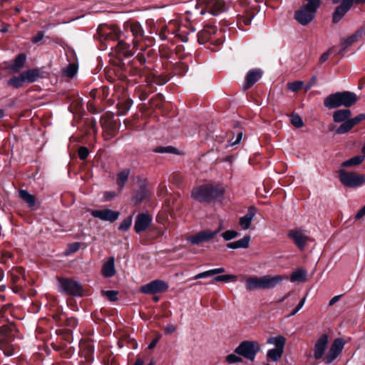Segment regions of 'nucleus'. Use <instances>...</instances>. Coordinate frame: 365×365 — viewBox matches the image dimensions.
I'll list each match as a JSON object with an SVG mask.
<instances>
[{
    "label": "nucleus",
    "mask_w": 365,
    "mask_h": 365,
    "mask_svg": "<svg viewBox=\"0 0 365 365\" xmlns=\"http://www.w3.org/2000/svg\"><path fill=\"white\" fill-rule=\"evenodd\" d=\"M210 13L217 16L225 10V3L224 0H214L210 3Z\"/></svg>",
    "instance_id": "40"
},
{
    "label": "nucleus",
    "mask_w": 365,
    "mask_h": 365,
    "mask_svg": "<svg viewBox=\"0 0 365 365\" xmlns=\"http://www.w3.org/2000/svg\"><path fill=\"white\" fill-rule=\"evenodd\" d=\"M89 153V150L86 146H81L78 150V155L82 160H85L88 158Z\"/></svg>",
    "instance_id": "63"
},
{
    "label": "nucleus",
    "mask_w": 365,
    "mask_h": 365,
    "mask_svg": "<svg viewBox=\"0 0 365 365\" xmlns=\"http://www.w3.org/2000/svg\"><path fill=\"white\" fill-rule=\"evenodd\" d=\"M98 34L101 41H118L120 38L121 31L118 26L111 25L105 28H98Z\"/></svg>",
    "instance_id": "10"
},
{
    "label": "nucleus",
    "mask_w": 365,
    "mask_h": 365,
    "mask_svg": "<svg viewBox=\"0 0 365 365\" xmlns=\"http://www.w3.org/2000/svg\"><path fill=\"white\" fill-rule=\"evenodd\" d=\"M237 277L233 274H224V275H218L215 277H213L212 281L213 282H228L230 281H236Z\"/></svg>",
    "instance_id": "53"
},
{
    "label": "nucleus",
    "mask_w": 365,
    "mask_h": 365,
    "mask_svg": "<svg viewBox=\"0 0 365 365\" xmlns=\"http://www.w3.org/2000/svg\"><path fill=\"white\" fill-rule=\"evenodd\" d=\"M19 197L27 204L28 207L31 210H37L36 200L34 195L30 194L26 190H19Z\"/></svg>",
    "instance_id": "30"
},
{
    "label": "nucleus",
    "mask_w": 365,
    "mask_h": 365,
    "mask_svg": "<svg viewBox=\"0 0 365 365\" xmlns=\"http://www.w3.org/2000/svg\"><path fill=\"white\" fill-rule=\"evenodd\" d=\"M246 289L248 290L262 289V277H250L247 278L246 280Z\"/></svg>",
    "instance_id": "42"
},
{
    "label": "nucleus",
    "mask_w": 365,
    "mask_h": 365,
    "mask_svg": "<svg viewBox=\"0 0 365 365\" xmlns=\"http://www.w3.org/2000/svg\"><path fill=\"white\" fill-rule=\"evenodd\" d=\"M153 218L148 213H140L136 216L134 230L136 233L140 234L145 231L151 224Z\"/></svg>",
    "instance_id": "19"
},
{
    "label": "nucleus",
    "mask_w": 365,
    "mask_h": 365,
    "mask_svg": "<svg viewBox=\"0 0 365 365\" xmlns=\"http://www.w3.org/2000/svg\"><path fill=\"white\" fill-rule=\"evenodd\" d=\"M78 71V66L74 63H69L64 70V74L68 78H73Z\"/></svg>",
    "instance_id": "54"
},
{
    "label": "nucleus",
    "mask_w": 365,
    "mask_h": 365,
    "mask_svg": "<svg viewBox=\"0 0 365 365\" xmlns=\"http://www.w3.org/2000/svg\"><path fill=\"white\" fill-rule=\"evenodd\" d=\"M154 91L155 88H152L151 86H148V84L145 86H138L135 90L136 95H138L140 101H145L148 98L149 93H153Z\"/></svg>",
    "instance_id": "38"
},
{
    "label": "nucleus",
    "mask_w": 365,
    "mask_h": 365,
    "mask_svg": "<svg viewBox=\"0 0 365 365\" xmlns=\"http://www.w3.org/2000/svg\"><path fill=\"white\" fill-rule=\"evenodd\" d=\"M267 343L274 344L275 348L284 349L286 343V339L283 336H272L267 339Z\"/></svg>",
    "instance_id": "47"
},
{
    "label": "nucleus",
    "mask_w": 365,
    "mask_h": 365,
    "mask_svg": "<svg viewBox=\"0 0 365 365\" xmlns=\"http://www.w3.org/2000/svg\"><path fill=\"white\" fill-rule=\"evenodd\" d=\"M126 93L127 91H125L123 96L118 100V102L116 104L118 115H125L133 103V100L127 95Z\"/></svg>",
    "instance_id": "22"
},
{
    "label": "nucleus",
    "mask_w": 365,
    "mask_h": 365,
    "mask_svg": "<svg viewBox=\"0 0 365 365\" xmlns=\"http://www.w3.org/2000/svg\"><path fill=\"white\" fill-rule=\"evenodd\" d=\"M261 347L257 341L245 340L240 343L235 349L234 353L245 359L254 361L256 355L260 351Z\"/></svg>",
    "instance_id": "7"
},
{
    "label": "nucleus",
    "mask_w": 365,
    "mask_h": 365,
    "mask_svg": "<svg viewBox=\"0 0 365 365\" xmlns=\"http://www.w3.org/2000/svg\"><path fill=\"white\" fill-rule=\"evenodd\" d=\"M351 112L349 109H340L334 112L333 120L335 123H341L349 120Z\"/></svg>",
    "instance_id": "37"
},
{
    "label": "nucleus",
    "mask_w": 365,
    "mask_h": 365,
    "mask_svg": "<svg viewBox=\"0 0 365 365\" xmlns=\"http://www.w3.org/2000/svg\"><path fill=\"white\" fill-rule=\"evenodd\" d=\"M282 281V277L280 275L270 276L265 275L262 277V289H272Z\"/></svg>",
    "instance_id": "32"
},
{
    "label": "nucleus",
    "mask_w": 365,
    "mask_h": 365,
    "mask_svg": "<svg viewBox=\"0 0 365 365\" xmlns=\"http://www.w3.org/2000/svg\"><path fill=\"white\" fill-rule=\"evenodd\" d=\"M328 336L326 334H322L317 341L314 345V359L319 360L322 359L327 347Z\"/></svg>",
    "instance_id": "24"
},
{
    "label": "nucleus",
    "mask_w": 365,
    "mask_h": 365,
    "mask_svg": "<svg viewBox=\"0 0 365 365\" xmlns=\"http://www.w3.org/2000/svg\"><path fill=\"white\" fill-rule=\"evenodd\" d=\"M344 341L341 338L334 340L329 350L327 355L324 357V361L327 364L331 363L341 352L344 349Z\"/></svg>",
    "instance_id": "14"
},
{
    "label": "nucleus",
    "mask_w": 365,
    "mask_h": 365,
    "mask_svg": "<svg viewBox=\"0 0 365 365\" xmlns=\"http://www.w3.org/2000/svg\"><path fill=\"white\" fill-rule=\"evenodd\" d=\"M250 239L251 237L250 235H245L243 238L237 241H235L237 249L248 248L250 245Z\"/></svg>",
    "instance_id": "56"
},
{
    "label": "nucleus",
    "mask_w": 365,
    "mask_h": 365,
    "mask_svg": "<svg viewBox=\"0 0 365 365\" xmlns=\"http://www.w3.org/2000/svg\"><path fill=\"white\" fill-rule=\"evenodd\" d=\"M91 215L101 220L113 222L118 218L120 212L110 209L94 210L91 211Z\"/></svg>",
    "instance_id": "18"
},
{
    "label": "nucleus",
    "mask_w": 365,
    "mask_h": 365,
    "mask_svg": "<svg viewBox=\"0 0 365 365\" xmlns=\"http://www.w3.org/2000/svg\"><path fill=\"white\" fill-rule=\"evenodd\" d=\"M365 155H356L350 159L344 161L341 166L342 168L354 167L360 165L364 160Z\"/></svg>",
    "instance_id": "45"
},
{
    "label": "nucleus",
    "mask_w": 365,
    "mask_h": 365,
    "mask_svg": "<svg viewBox=\"0 0 365 365\" xmlns=\"http://www.w3.org/2000/svg\"><path fill=\"white\" fill-rule=\"evenodd\" d=\"M51 347L63 359H70L74 354L75 349L73 346H68L66 343L52 342Z\"/></svg>",
    "instance_id": "23"
},
{
    "label": "nucleus",
    "mask_w": 365,
    "mask_h": 365,
    "mask_svg": "<svg viewBox=\"0 0 365 365\" xmlns=\"http://www.w3.org/2000/svg\"><path fill=\"white\" fill-rule=\"evenodd\" d=\"M117 59V62L123 61V58H130L133 55V52L130 48V44L126 43L123 40H118L116 45L111 46Z\"/></svg>",
    "instance_id": "11"
},
{
    "label": "nucleus",
    "mask_w": 365,
    "mask_h": 365,
    "mask_svg": "<svg viewBox=\"0 0 365 365\" xmlns=\"http://www.w3.org/2000/svg\"><path fill=\"white\" fill-rule=\"evenodd\" d=\"M257 210V209L256 207L250 206L247 214L239 219V225L243 230H247L250 227L251 223L256 215Z\"/></svg>",
    "instance_id": "25"
},
{
    "label": "nucleus",
    "mask_w": 365,
    "mask_h": 365,
    "mask_svg": "<svg viewBox=\"0 0 365 365\" xmlns=\"http://www.w3.org/2000/svg\"><path fill=\"white\" fill-rule=\"evenodd\" d=\"M115 65L116 66L114 71L115 76L119 81L125 83L128 86L138 83L135 80L133 81L128 78L127 72L128 68L123 61L116 62Z\"/></svg>",
    "instance_id": "16"
},
{
    "label": "nucleus",
    "mask_w": 365,
    "mask_h": 365,
    "mask_svg": "<svg viewBox=\"0 0 365 365\" xmlns=\"http://www.w3.org/2000/svg\"><path fill=\"white\" fill-rule=\"evenodd\" d=\"M133 217L131 215L125 217L118 227L120 231H127L131 226Z\"/></svg>",
    "instance_id": "58"
},
{
    "label": "nucleus",
    "mask_w": 365,
    "mask_h": 365,
    "mask_svg": "<svg viewBox=\"0 0 365 365\" xmlns=\"http://www.w3.org/2000/svg\"><path fill=\"white\" fill-rule=\"evenodd\" d=\"M225 361L230 364L243 362L241 356H237L235 353L228 354L225 358Z\"/></svg>",
    "instance_id": "61"
},
{
    "label": "nucleus",
    "mask_w": 365,
    "mask_h": 365,
    "mask_svg": "<svg viewBox=\"0 0 365 365\" xmlns=\"http://www.w3.org/2000/svg\"><path fill=\"white\" fill-rule=\"evenodd\" d=\"M168 288V282L161 279H155L141 286L139 291L140 293L155 295L166 292Z\"/></svg>",
    "instance_id": "9"
},
{
    "label": "nucleus",
    "mask_w": 365,
    "mask_h": 365,
    "mask_svg": "<svg viewBox=\"0 0 365 365\" xmlns=\"http://www.w3.org/2000/svg\"><path fill=\"white\" fill-rule=\"evenodd\" d=\"M287 237L291 239L294 244L301 251L304 250L309 237L306 235L302 230L292 229L287 233Z\"/></svg>",
    "instance_id": "12"
},
{
    "label": "nucleus",
    "mask_w": 365,
    "mask_h": 365,
    "mask_svg": "<svg viewBox=\"0 0 365 365\" xmlns=\"http://www.w3.org/2000/svg\"><path fill=\"white\" fill-rule=\"evenodd\" d=\"M153 151L157 153H172V154H179L178 150L171 145L168 146H157L155 148Z\"/></svg>",
    "instance_id": "50"
},
{
    "label": "nucleus",
    "mask_w": 365,
    "mask_h": 365,
    "mask_svg": "<svg viewBox=\"0 0 365 365\" xmlns=\"http://www.w3.org/2000/svg\"><path fill=\"white\" fill-rule=\"evenodd\" d=\"M361 37V31L357 30L352 35L348 36L346 38L341 40L340 43L341 48L339 50L338 53L343 56L345 53L347 48L352 45L354 43L356 42Z\"/></svg>",
    "instance_id": "26"
},
{
    "label": "nucleus",
    "mask_w": 365,
    "mask_h": 365,
    "mask_svg": "<svg viewBox=\"0 0 365 365\" xmlns=\"http://www.w3.org/2000/svg\"><path fill=\"white\" fill-rule=\"evenodd\" d=\"M337 173L340 182L346 187L356 189L365 185V174L349 172L345 169H339Z\"/></svg>",
    "instance_id": "5"
},
{
    "label": "nucleus",
    "mask_w": 365,
    "mask_h": 365,
    "mask_svg": "<svg viewBox=\"0 0 365 365\" xmlns=\"http://www.w3.org/2000/svg\"><path fill=\"white\" fill-rule=\"evenodd\" d=\"M11 280L13 284L17 283L21 278L26 280L25 269L22 267H17L10 272Z\"/></svg>",
    "instance_id": "41"
},
{
    "label": "nucleus",
    "mask_w": 365,
    "mask_h": 365,
    "mask_svg": "<svg viewBox=\"0 0 365 365\" xmlns=\"http://www.w3.org/2000/svg\"><path fill=\"white\" fill-rule=\"evenodd\" d=\"M304 86V82L301 81H296L287 83V88L292 92H297L301 90Z\"/></svg>",
    "instance_id": "55"
},
{
    "label": "nucleus",
    "mask_w": 365,
    "mask_h": 365,
    "mask_svg": "<svg viewBox=\"0 0 365 365\" xmlns=\"http://www.w3.org/2000/svg\"><path fill=\"white\" fill-rule=\"evenodd\" d=\"M58 291L61 293L77 297L83 296L84 289L77 281L63 277H57Z\"/></svg>",
    "instance_id": "6"
},
{
    "label": "nucleus",
    "mask_w": 365,
    "mask_h": 365,
    "mask_svg": "<svg viewBox=\"0 0 365 365\" xmlns=\"http://www.w3.org/2000/svg\"><path fill=\"white\" fill-rule=\"evenodd\" d=\"M217 27L215 25L207 24L197 33V40L200 44H204L210 41L212 36L217 33Z\"/></svg>",
    "instance_id": "21"
},
{
    "label": "nucleus",
    "mask_w": 365,
    "mask_h": 365,
    "mask_svg": "<svg viewBox=\"0 0 365 365\" xmlns=\"http://www.w3.org/2000/svg\"><path fill=\"white\" fill-rule=\"evenodd\" d=\"M304 3L294 11V19L302 26H307L315 18L322 0H303Z\"/></svg>",
    "instance_id": "2"
},
{
    "label": "nucleus",
    "mask_w": 365,
    "mask_h": 365,
    "mask_svg": "<svg viewBox=\"0 0 365 365\" xmlns=\"http://www.w3.org/2000/svg\"><path fill=\"white\" fill-rule=\"evenodd\" d=\"M225 187L221 183L207 182L195 186L191 192V197L200 203H211L224 198Z\"/></svg>",
    "instance_id": "1"
},
{
    "label": "nucleus",
    "mask_w": 365,
    "mask_h": 365,
    "mask_svg": "<svg viewBox=\"0 0 365 365\" xmlns=\"http://www.w3.org/2000/svg\"><path fill=\"white\" fill-rule=\"evenodd\" d=\"M263 72L259 68L250 70L246 76L243 89L247 90L252 87L262 76Z\"/></svg>",
    "instance_id": "20"
},
{
    "label": "nucleus",
    "mask_w": 365,
    "mask_h": 365,
    "mask_svg": "<svg viewBox=\"0 0 365 365\" xmlns=\"http://www.w3.org/2000/svg\"><path fill=\"white\" fill-rule=\"evenodd\" d=\"M215 237V233H211L210 230H202L195 235L187 237V242L192 245H199L203 242H209Z\"/></svg>",
    "instance_id": "15"
},
{
    "label": "nucleus",
    "mask_w": 365,
    "mask_h": 365,
    "mask_svg": "<svg viewBox=\"0 0 365 365\" xmlns=\"http://www.w3.org/2000/svg\"><path fill=\"white\" fill-rule=\"evenodd\" d=\"M130 61H134V64L138 65L139 66L142 67L143 69L146 71H150L145 65L147 63V59L145 53L143 52H139L135 56V58H133Z\"/></svg>",
    "instance_id": "49"
},
{
    "label": "nucleus",
    "mask_w": 365,
    "mask_h": 365,
    "mask_svg": "<svg viewBox=\"0 0 365 365\" xmlns=\"http://www.w3.org/2000/svg\"><path fill=\"white\" fill-rule=\"evenodd\" d=\"M101 273L106 278H110L115 274L114 257L111 256L108 258L107 261L102 266Z\"/></svg>",
    "instance_id": "28"
},
{
    "label": "nucleus",
    "mask_w": 365,
    "mask_h": 365,
    "mask_svg": "<svg viewBox=\"0 0 365 365\" xmlns=\"http://www.w3.org/2000/svg\"><path fill=\"white\" fill-rule=\"evenodd\" d=\"M307 277V272L303 269H298L294 271L290 277L292 282H304Z\"/></svg>",
    "instance_id": "48"
},
{
    "label": "nucleus",
    "mask_w": 365,
    "mask_h": 365,
    "mask_svg": "<svg viewBox=\"0 0 365 365\" xmlns=\"http://www.w3.org/2000/svg\"><path fill=\"white\" fill-rule=\"evenodd\" d=\"M284 349L274 348L269 349L267 353V357L269 361L276 362L282 356Z\"/></svg>",
    "instance_id": "46"
},
{
    "label": "nucleus",
    "mask_w": 365,
    "mask_h": 365,
    "mask_svg": "<svg viewBox=\"0 0 365 365\" xmlns=\"http://www.w3.org/2000/svg\"><path fill=\"white\" fill-rule=\"evenodd\" d=\"M358 101L356 94L351 91H341L331 93L324 99V106L328 109H334L341 106L349 108Z\"/></svg>",
    "instance_id": "3"
},
{
    "label": "nucleus",
    "mask_w": 365,
    "mask_h": 365,
    "mask_svg": "<svg viewBox=\"0 0 365 365\" xmlns=\"http://www.w3.org/2000/svg\"><path fill=\"white\" fill-rule=\"evenodd\" d=\"M100 123L105 133V138L110 140L118 133L120 121L115 119L114 114L111 112H107L103 114L100 119Z\"/></svg>",
    "instance_id": "8"
},
{
    "label": "nucleus",
    "mask_w": 365,
    "mask_h": 365,
    "mask_svg": "<svg viewBox=\"0 0 365 365\" xmlns=\"http://www.w3.org/2000/svg\"><path fill=\"white\" fill-rule=\"evenodd\" d=\"M353 5L349 0H343L339 5H338L331 15V21L333 24H338L348 11L352 8Z\"/></svg>",
    "instance_id": "13"
},
{
    "label": "nucleus",
    "mask_w": 365,
    "mask_h": 365,
    "mask_svg": "<svg viewBox=\"0 0 365 365\" xmlns=\"http://www.w3.org/2000/svg\"><path fill=\"white\" fill-rule=\"evenodd\" d=\"M290 122L294 127L297 128H300L304 125V123L302 118L297 114H292Z\"/></svg>",
    "instance_id": "57"
},
{
    "label": "nucleus",
    "mask_w": 365,
    "mask_h": 365,
    "mask_svg": "<svg viewBox=\"0 0 365 365\" xmlns=\"http://www.w3.org/2000/svg\"><path fill=\"white\" fill-rule=\"evenodd\" d=\"M16 336V328L13 325H4L0 327V349L6 356L16 354V346L12 344Z\"/></svg>",
    "instance_id": "4"
},
{
    "label": "nucleus",
    "mask_w": 365,
    "mask_h": 365,
    "mask_svg": "<svg viewBox=\"0 0 365 365\" xmlns=\"http://www.w3.org/2000/svg\"><path fill=\"white\" fill-rule=\"evenodd\" d=\"M170 77L168 74H158L148 71V73L145 75V83L148 86L153 87V85L163 86L165 84L170 80Z\"/></svg>",
    "instance_id": "17"
},
{
    "label": "nucleus",
    "mask_w": 365,
    "mask_h": 365,
    "mask_svg": "<svg viewBox=\"0 0 365 365\" xmlns=\"http://www.w3.org/2000/svg\"><path fill=\"white\" fill-rule=\"evenodd\" d=\"M63 324L67 327L66 329H72L77 327L78 319L75 317L64 318Z\"/></svg>",
    "instance_id": "59"
},
{
    "label": "nucleus",
    "mask_w": 365,
    "mask_h": 365,
    "mask_svg": "<svg viewBox=\"0 0 365 365\" xmlns=\"http://www.w3.org/2000/svg\"><path fill=\"white\" fill-rule=\"evenodd\" d=\"M128 68V73L131 77L144 78L145 79V75L148 73V71L143 69L138 65L134 64V61H128L126 65Z\"/></svg>",
    "instance_id": "27"
},
{
    "label": "nucleus",
    "mask_w": 365,
    "mask_h": 365,
    "mask_svg": "<svg viewBox=\"0 0 365 365\" xmlns=\"http://www.w3.org/2000/svg\"><path fill=\"white\" fill-rule=\"evenodd\" d=\"M26 83L36 82L38 78H43V72L38 68L28 69L22 72Z\"/></svg>",
    "instance_id": "29"
},
{
    "label": "nucleus",
    "mask_w": 365,
    "mask_h": 365,
    "mask_svg": "<svg viewBox=\"0 0 365 365\" xmlns=\"http://www.w3.org/2000/svg\"><path fill=\"white\" fill-rule=\"evenodd\" d=\"M130 29L134 38L132 42L135 46L138 43L139 41L143 38L144 30L138 21L131 23Z\"/></svg>",
    "instance_id": "31"
},
{
    "label": "nucleus",
    "mask_w": 365,
    "mask_h": 365,
    "mask_svg": "<svg viewBox=\"0 0 365 365\" xmlns=\"http://www.w3.org/2000/svg\"><path fill=\"white\" fill-rule=\"evenodd\" d=\"M26 55L24 53L18 54L14 59L13 63L9 66L12 73H19L25 66Z\"/></svg>",
    "instance_id": "33"
},
{
    "label": "nucleus",
    "mask_w": 365,
    "mask_h": 365,
    "mask_svg": "<svg viewBox=\"0 0 365 365\" xmlns=\"http://www.w3.org/2000/svg\"><path fill=\"white\" fill-rule=\"evenodd\" d=\"M26 83L23 73L18 76H14L7 81V86L18 89L22 88Z\"/></svg>",
    "instance_id": "35"
},
{
    "label": "nucleus",
    "mask_w": 365,
    "mask_h": 365,
    "mask_svg": "<svg viewBox=\"0 0 365 365\" xmlns=\"http://www.w3.org/2000/svg\"><path fill=\"white\" fill-rule=\"evenodd\" d=\"M341 123V124L336 129V134L342 135L347 133L354 128L349 120Z\"/></svg>",
    "instance_id": "51"
},
{
    "label": "nucleus",
    "mask_w": 365,
    "mask_h": 365,
    "mask_svg": "<svg viewBox=\"0 0 365 365\" xmlns=\"http://www.w3.org/2000/svg\"><path fill=\"white\" fill-rule=\"evenodd\" d=\"M83 125L86 135H96L97 133V121L93 118H86Z\"/></svg>",
    "instance_id": "39"
},
{
    "label": "nucleus",
    "mask_w": 365,
    "mask_h": 365,
    "mask_svg": "<svg viewBox=\"0 0 365 365\" xmlns=\"http://www.w3.org/2000/svg\"><path fill=\"white\" fill-rule=\"evenodd\" d=\"M149 190L145 185H141L133 197L135 205H138L149 197Z\"/></svg>",
    "instance_id": "34"
},
{
    "label": "nucleus",
    "mask_w": 365,
    "mask_h": 365,
    "mask_svg": "<svg viewBox=\"0 0 365 365\" xmlns=\"http://www.w3.org/2000/svg\"><path fill=\"white\" fill-rule=\"evenodd\" d=\"M93 354V348L91 345L86 346V347L82 351V356H84L87 361H89Z\"/></svg>",
    "instance_id": "64"
},
{
    "label": "nucleus",
    "mask_w": 365,
    "mask_h": 365,
    "mask_svg": "<svg viewBox=\"0 0 365 365\" xmlns=\"http://www.w3.org/2000/svg\"><path fill=\"white\" fill-rule=\"evenodd\" d=\"M130 174V170L129 168H125L117 174L116 184L118 185L119 190H122L125 187V185L128 180Z\"/></svg>",
    "instance_id": "36"
},
{
    "label": "nucleus",
    "mask_w": 365,
    "mask_h": 365,
    "mask_svg": "<svg viewBox=\"0 0 365 365\" xmlns=\"http://www.w3.org/2000/svg\"><path fill=\"white\" fill-rule=\"evenodd\" d=\"M254 17L253 13H248L246 16L238 15L237 25L241 30H244V26L251 24L252 18Z\"/></svg>",
    "instance_id": "43"
},
{
    "label": "nucleus",
    "mask_w": 365,
    "mask_h": 365,
    "mask_svg": "<svg viewBox=\"0 0 365 365\" xmlns=\"http://www.w3.org/2000/svg\"><path fill=\"white\" fill-rule=\"evenodd\" d=\"M239 235L240 232L235 230H226L222 234V237L225 241H230L234 238L237 237Z\"/></svg>",
    "instance_id": "62"
},
{
    "label": "nucleus",
    "mask_w": 365,
    "mask_h": 365,
    "mask_svg": "<svg viewBox=\"0 0 365 365\" xmlns=\"http://www.w3.org/2000/svg\"><path fill=\"white\" fill-rule=\"evenodd\" d=\"M81 242H71L68 245V247L65 251L66 255H69L74 252H76L81 247Z\"/></svg>",
    "instance_id": "60"
},
{
    "label": "nucleus",
    "mask_w": 365,
    "mask_h": 365,
    "mask_svg": "<svg viewBox=\"0 0 365 365\" xmlns=\"http://www.w3.org/2000/svg\"><path fill=\"white\" fill-rule=\"evenodd\" d=\"M101 294L106 297L110 302H114L118 300V295L119 294V292L115 290H102Z\"/></svg>",
    "instance_id": "52"
},
{
    "label": "nucleus",
    "mask_w": 365,
    "mask_h": 365,
    "mask_svg": "<svg viewBox=\"0 0 365 365\" xmlns=\"http://www.w3.org/2000/svg\"><path fill=\"white\" fill-rule=\"evenodd\" d=\"M188 71L187 64L182 62H178L172 64V72L174 75L184 76Z\"/></svg>",
    "instance_id": "44"
}]
</instances>
